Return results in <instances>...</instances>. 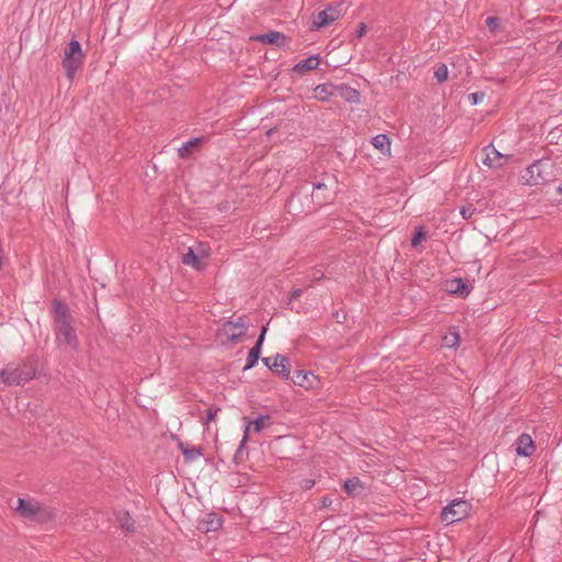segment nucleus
<instances>
[{
    "instance_id": "f257e3e1",
    "label": "nucleus",
    "mask_w": 562,
    "mask_h": 562,
    "mask_svg": "<svg viewBox=\"0 0 562 562\" xmlns=\"http://www.w3.org/2000/svg\"><path fill=\"white\" fill-rule=\"evenodd\" d=\"M52 316L57 346H67L72 350H77L79 339L74 327L75 318L69 306L65 302L54 299L52 302Z\"/></svg>"
},
{
    "instance_id": "f03ea898",
    "label": "nucleus",
    "mask_w": 562,
    "mask_h": 562,
    "mask_svg": "<svg viewBox=\"0 0 562 562\" xmlns=\"http://www.w3.org/2000/svg\"><path fill=\"white\" fill-rule=\"evenodd\" d=\"M36 374V367L32 360L24 361L16 368H4L0 371V380L9 385H21Z\"/></svg>"
},
{
    "instance_id": "7ed1b4c3",
    "label": "nucleus",
    "mask_w": 562,
    "mask_h": 562,
    "mask_svg": "<svg viewBox=\"0 0 562 562\" xmlns=\"http://www.w3.org/2000/svg\"><path fill=\"white\" fill-rule=\"evenodd\" d=\"M553 177V162L542 158L531 164L524 172L522 179L528 186H538L548 182Z\"/></svg>"
},
{
    "instance_id": "20e7f679",
    "label": "nucleus",
    "mask_w": 562,
    "mask_h": 562,
    "mask_svg": "<svg viewBox=\"0 0 562 562\" xmlns=\"http://www.w3.org/2000/svg\"><path fill=\"white\" fill-rule=\"evenodd\" d=\"M85 60V54L81 45L77 40H71L65 49L63 58V67L69 80H72L78 69L81 68Z\"/></svg>"
},
{
    "instance_id": "39448f33",
    "label": "nucleus",
    "mask_w": 562,
    "mask_h": 562,
    "mask_svg": "<svg viewBox=\"0 0 562 562\" xmlns=\"http://www.w3.org/2000/svg\"><path fill=\"white\" fill-rule=\"evenodd\" d=\"M471 505L463 499H454L448 506H446L441 512V520L447 524H452L464 518Z\"/></svg>"
},
{
    "instance_id": "423d86ee",
    "label": "nucleus",
    "mask_w": 562,
    "mask_h": 562,
    "mask_svg": "<svg viewBox=\"0 0 562 562\" xmlns=\"http://www.w3.org/2000/svg\"><path fill=\"white\" fill-rule=\"evenodd\" d=\"M261 361L272 373L284 380H290L291 368L290 360L286 356L277 353L274 357H265Z\"/></svg>"
},
{
    "instance_id": "0eeeda50",
    "label": "nucleus",
    "mask_w": 562,
    "mask_h": 562,
    "mask_svg": "<svg viewBox=\"0 0 562 562\" xmlns=\"http://www.w3.org/2000/svg\"><path fill=\"white\" fill-rule=\"evenodd\" d=\"M247 322L245 316H239L236 321H226L220 329V335H225L231 342L238 341L245 336Z\"/></svg>"
},
{
    "instance_id": "6e6552de",
    "label": "nucleus",
    "mask_w": 562,
    "mask_h": 562,
    "mask_svg": "<svg viewBox=\"0 0 562 562\" xmlns=\"http://www.w3.org/2000/svg\"><path fill=\"white\" fill-rule=\"evenodd\" d=\"M313 192H312V201L314 203V206L307 205L305 210L306 212H313L316 210V207L322 206L327 202V200L330 198L326 194V191L328 190V186L325 182H315L312 186Z\"/></svg>"
},
{
    "instance_id": "1a4fd4ad",
    "label": "nucleus",
    "mask_w": 562,
    "mask_h": 562,
    "mask_svg": "<svg viewBox=\"0 0 562 562\" xmlns=\"http://www.w3.org/2000/svg\"><path fill=\"white\" fill-rule=\"evenodd\" d=\"M290 379L295 385L302 386L306 390L314 389L318 383L317 376L313 372L306 370H296Z\"/></svg>"
},
{
    "instance_id": "9d476101",
    "label": "nucleus",
    "mask_w": 562,
    "mask_h": 562,
    "mask_svg": "<svg viewBox=\"0 0 562 562\" xmlns=\"http://www.w3.org/2000/svg\"><path fill=\"white\" fill-rule=\"evenodd\" d=\"M471 289V285L462 278H453L446 281V291L460 297H467Z\"/></svg>"
},
{
    "instance_id": "9b49d317",
    "label": "nucleus",
    "mask_w": 562,
    "mask_h": 562,
    "mask_svg": "<svg viewBox=\"0 0 562 562\" xmlns=\"http://www.w3.org/2000/svg\"><path fill=\"white\" fill-rule=\"evenodd\" d=\"M15 510L19 515L26 519H34L35 516L40 513L41 506L37 502H33L30 499L19 498Z\"/></svg>"
},
{
    "instance_id": "f8f14e48",
    "label": "nucleus",
    "mask_w": 562,
    "mask_h": 562,
    "mask_svg": "<svg viewBox=\"0 0 562 562\" xmlns=\"http://www.w3.org/2000/svg\"><path fill=\"white\" fill-rule=\"evenodd\" d=\"M339 16V12L337 8L329 4L325 10L318 12L316 19L313 22V25L316 29H322L329 25L331 22L336 21Z\"/></svg>"
},
{
    "instance_id": "ddd939ff",
    "label": "nucleus",
    "mask_w": 562,
    "mask_h": 562,
    "mask_svg": "<svg viewBox=\"0 0 562 562\" xmlns=\"http://www.w3.org/2000/svg\"><path fill=\"white\" fill-rule=\"evenodd\" d=\"M335 97H340L351 104L360 103V92L346 83L336 85Z\"/></svg>"
},
{
    "instance_id": "4468645a",
    "label": "nucleus",
    "mask_w": 562,
    "mask_h": 562,
    "mask_svg": "<svg viewBox=\"0 0 562 562\" xmlns=\"http://www.w3.org/2000/svg\"><path fill=\"white\" fill-rule=\"evenodd\" d=\"M482 162L491 168H498L505 162L504 156L494 147L488 146L484 148V158Z\"/></svg>"
},
{
    "instance_id": "2eb2a0df",
    "label": "nucleus",
    "mask_w": 562,
    "mask_h": 562,
    "mask_svg": "<svg viewBox=\"0 0 562 562\" xmlns=\"http://www.w3.org/2000/svg\"><path fill=\"white\" fill-rule=\"evenodd\" d=\"M254 41L259 42L261 44H271L281 46L284 44L285 35L278 31H270L268 33H263L252 37Z\"/></svg>"
},
{
    "instance_id": "dca6fc26",
    "label": "nucleus",
    "mask_w": 562,
    "mask_h": 562,
    "mask_svg": "<svg viewBox=\"0 0 562 562\" xmlns=\"http://www.w3.org/2000/svg\"><path fill=\"white\" fill-rule=\"evenodd\" d=\"M535 451V446L529 435L522 434L517 439L516 452L518 456L530 457Z\"/></svg>"
},
{
    "instance_id": "f3484780",
    "label": "nucleus",
    "mask_w": 562,
    "mask_h": 562,
    "mask_svg": "<svg viewBox=\"0 0 562 562\" xmlns=\"http://www.w3.org/2000/svg\"><path fill=\"white\" fill-rule=\"evenodd\" d=\"M318 65H319V55H312V56L299 61L293 67V71L299 75H302L306 71L316 69L318 67Z\"/></svg>"
},
{
    "instance_id": "a211bd4d",
    "label": "nucleus",
    "mask_w": 562,
    "mask_h": 562,
    "mask_svg": "<svg viewBox=\"0 0 562 562\" xmlns=\"http://www.w3.org/2000/svg\"><path fill=\"white\" fill-rule=\"evenodd\" d=\"M116 521L120 528L128 533L136 532V521L131 517L128 512H119L116 514Z\"/></svg>"
},
{
    "instance_id": "6ab92c4d",
    "label": "nucleus",
    "mask_w": 562,
    "mask_h": 562,
    "mask_svg": "<svg viewBox=\"0 0 562 562\" xmlns=\"http://www.w3.org/2000/svg\"><path fill=\"white\" fill-rule=\"evenodd\" d=\"M344 490L348 495L356 497L361 495L364 492L366 487L359 477L353 476L345 481Z\"/></svg>"
},
{
    "instance_id": "aec40b11",
    "label": "nucleus",
    "mask_w": 562,
    "mask_h": 562,
    "mask_svg": "<svg viewBox=\"0 0 562 562\" xmlns=\"http://www.w3.org/2000/svg\"><path fill=\"white\" fill-rule=\"evenodd\" d=\"M314 91H315V98L317 100L327 101L331 97H335L336 85H334L331 82L322 83V85L316 86Z\"/></svg>"
},
{
    "instance_id": "412c9836",
    "label": "nucleus",
    "mask_w": 562,
    "mask_h": 562,
    "mask_svg": "<svg viewBox=\"0 0 562 562\" xmlns=\"http://www.w3.org/2000/svg\"><path fill=\"white\" fill-rule=\"evenodd\" d=\"M205 137H193L188 142L183 143V145L178 149V154L181 158H187L194 148L199 145L203 144Z\"/></svg>"
},
{
    "instance_id": "4be33fe9",
    "label": "nucleus",
    "mask_w": 562,
    "mask_h": 562,
    "mask_svg": "<svg viewBox=\"0 0 562 562\" xmlns=\"http://www.w3.org/2000/svg\"><path fill=\"white\" fill-rule=\"evenodd\" d=\"M179 448L187 462H192L202 456L203 449L201 447H187L183 442L179 443Z\"/></svg>"
},
{
    "instance_id": "5701e85b",
    "label": "nucleus",
    "mask_w": 562,
    "mask_h": 562,
    "mask_svg": "<svg viewBox=\"0 0 562 562\" xmlns=\"http://www.w3.org/2000/svg\"><path fill=\"white\" fill-rule=\"evenodd\" d=\"M371 144L382 154L390 153L391 150V140L389 136L385 134H378L374 137H372Z\"/></svg>"
},
{
    "instance_id": "b1692460",
    "label": "nucleus",
    "mask_w": 562,
    "mask_h": 562,
    "mask_svg": "<svg viewBox=\"0 0 562 562\" xmlns=\"http://www.w3.org/2000/svg\"><path fill=\"white\" fill-rule=\"evenodd\" d=\"M245 419L247 420L246 426H249V431L254 430L255 432H260L270 424V416L268 415H260L254 420H248L247 417Z\"/></svg>"
},
{
    "instance_id": "393cba45",
    "label": "nucleus",
    "mask_w": 562,
    "mask_h": 562,
    "mask_svg": "<svg viewBox=\"0 0 562 562\" xmlns=\"http://www.w3.org/2000/svg\"><path fill=\"white\" fill-rule=\"evenodd\" d=\"M308 193V183L301 184L289 200V207L297 211L296 204L301 203V196Z\"/></svg>"
},
{
    "instance_id": "a878e982",
    "label": "nucleus",
    "mask_w": 562,
    "mask_h": 562,
    "mask_svg": "<svg viewBox=\"0 0 562 562\" xmlns=\"http://www.w3.org/2000/svg\"><path fill=\"white\" fill-rule=\"evenodd\" d=\"M182 263L186 266H191L198 270H200L202 268V265L199 260L198 255L191 247L188 248V251L186 254H183Z\"/></svg>"
},
{
    "instance_id": "bb28decb",
    "label": "nucleus",
    "mask_w": 562,
    "mask_h": 562,
    "mask_svg": "<svg viewBox=\"0 0 562 562\" xmlns=\"http://www.w3.org/2000/svg\"><path fill=\"white\" fill-rule=\"evenodd\" d=\"M260 353L261 349L259 348V346H254L248 352L247 362L244 370H249L254 368L260 358Z\"/></svg>"
},
{
    "instance_id": "cd10ccee",
    "label": "nucleus",
    "mask_w": 562,
    "mask_h": 562,
    "mask_svg": "<svg viewBox=\"0 0 562 562\" xmlns=\"http://www.w3.org/2000/svg\"><path fill=\"white\" fill-rule=\"evenodd\" d=\"M206 531H215L222 526V518L214 513L207 515L206 520Z\"/></svg>"
},
{
    "instance_id": "c85d7f7f",
    "label": "nucleus",
    "mask_w": 562,
    "mask_h": 562,
    "mask_svg": "<svg viewBox=\"0 0 562 562\" xmlns=\"http://www.w3.org/2000/svg\"><path fill=\"white\" fill-rule=\"evenodd\" d=\"M426 239H427V234L424 231V227L419 226L415 229L411 244L413 247H417L422 241H424Z\"/></svg>"
},
{
    "instance_id": "c756f323",
    "label": "nucleus",
    "mask_w": 562,
    "mask_h": 562,
    "mask_svg": "<svg viewBox=\"0 0 562 562\" xmlns=\"http://www.w3.org/2000/svg\"><path fill=\"white\" fill-rule=\"evenodd\" d=\"M434 76L439 82H443L445 80H447V78H448L447 66L445 64L437 65L435 68Z\"/></svg>"
},
{
    "instance_id": "7c9ffc66",
    "label": "nucleus",
    "mask_w": 562,
    "mask_h": 562,
    "mask_svg": "<svg viewBox=\"0 0 562 562\" xmlns=\"http://www.w3.org/2000/svg\"><path fill=\"white\" fill-rule=\"evenodd\" d=\"M445 341H446V345L450 348L452 347H457L459 345V341H460V336H459V333L454 329V330H450L449 334L447 336H445Z\"/></svg>"
},
{
    "instance_id": "2f4dec72",
    "label": "nucleus",
    "mask_w": 562,
    "mask_h": 562,
    "mask_svg": "<svg viewBox=\"0 0 562 562\" xmlns=\"http://www.w3.org/2000/svg\"><path fill=\"white\" fill-rule=\"evenodd\" d=\"M468 98L472 105H476L484 100L485 92L476 91V92L470 93Z\"/></svg>"
},
{
    "instance_id": "473e14b6",
    "label": "nucleus",
    "mask_w": 562,
    "mask_h": 562,
    "mask_svg": "<svg viewBox=\"0 0 562 562\" xmlns=\"http://www.w3.org/2000/svg\"><path fill=\"white\" fill-rule=\"evenodd\" d=\"M220 412V408L217 406H210L206 411V417L204 420V424H209L213 420H215L217 413Z\"/></svg>"
},
{
    "instance_id": "72a5a7b5",
    "label": "nucleus",
    "mask_w": 562,
    "mask_h": 562,
    "mask_svg": "<svg viewBox=\"0 0 562 562\" xmlns=\"http://www.w3.org/2000/svg\"><path fill=\"white\" fill-rule=\"evenodd\" d=\"M501 19L497 16H488L486 19V25L492 32H496L499 27Z\"/></svg>"
},
{
    "instance_id": "f704fd0d",
    "label": "nucleus",
    "mask_w": 562,
    "mask_h": 562,
    "mask_svg": "<svg viewBox=\"0 0 562 562\" xmlns=\"http://www.w3.org/2000/svg\"><path fill=\"white\" fill-rule=\"evenodd\" d=\"M475 212H476V209L473 207L472 205L461 206V209H460V214L462 215V217L464 220H470L474 215Z\"/></svg>"
},
{
    "instance_id": "c9c22d12",
    "label": "nucleus",
    "mask_w": 562,
    "mask_h": 562,
    "mask_svg": "<svg viewBox=\"0 0 562 562\" xmlns=\"http://www.w3.org/2000/svg\"><path fill=\"white\" fill-rule=\"evenodd\" d=\"M267 330H268L267 325L261 327V331H260L259 337L255 344V346H259L260 349L262 348Z\"/></svg>"
},
{
    "instance_id": "e433bc0d",
    "label": "nucleus",
    "mask_w": 562,
    "mask_h": 562,
    "mask_svg": "<svg viewBox=\"0 0 562 562\" xmlns=\"http://www.w3.org/2000/svg\"><path fill=\"white\" fill-rule=\"evenodd\" d=\"M248 434H249V426H246L245 430H244L243 439H241V441L239 443V447L237 449V453L240 452L244 449L246 442L248 441Z\"/></svg>"
},
{
    "instance_id": "4c0bfd02",
    "label": "nucleus",
    "mask_w": 562,
    "mask_h": 562,
    "mask_svg": "<svg viewBox=\"0 0 562 562\" xmlns=\"http://www.w3.org/2000/svg\"><path fill=\"white\" fill-rule=\"evenodd\" d=\"M366 33H367V25H366L363 22L359 23V24H358V26H357V30H356V35H357V37H359V38H360V37H362Z\"/></svg>"
},
{
    "instance_id": "58836bf2",
    "label": "nucleus",
    "mask_w": 562,
    "mask_h": 562,
    "mask_svg": "<svg viewBox=\"0 0 562 562\" xmlns=\"http://www.w3.org/2000/svg\"><path fill=\"white\" fill-rule=\"evenodd\" d=\"M319 502L322 508H327L333 504V499L328 495L322 496Z\"/></svg>"
},
{
    "instance_id": "ea45409f",
    "label": "nucleus",
    "mask_w": 562,
    "mask_h": 562,
    "mask_svg": "<svg viewBox=\"0 0 562 562\" xmlns=\"http://www.w3.org/2000/svg\"><path fill=\"white\" fill-rule=\"evenodd\" d=\"M315 484L314 480H303L301 483V487L304 490H311Z\"/></svg>"
},
{
    "instance_id": "a19ab883",
    "label": "nucleus",
    "mask_w": 562,
    "mask_h": 562,
    "mask_svg": "<svg viewBox=\"0 0 562 562\" xmlns=\"http://www.w3.org/2000/svg\"><path fill=\"white\" fill-rule=\"evenodd\" d=\"M301 294H302V290H301V289H295V290H293V291L291 292V294H290V302H291V301H293V300H295V299H297V297H300V296H301Z\"/></svg>"
},
{
    "instance_id": "79ce46f5",
    "label": "nucleus",
    "mask_w": 562,
    "mask_h": 562,
    "mask_svg": "<svg viewBox=\"0 0 562 562\" xmlns=\"http://www.w3.org/2000/svg\"><path fill=\"white\" fill-rule=\"evenodd\" d=\"M558 191H559L560 193H562V186H560V187L558 188Z\"/></svg>"
}]
</instances>
